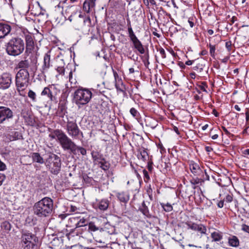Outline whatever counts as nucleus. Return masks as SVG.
<instances>
[{
  "mask_svg": "<svg viewBox=\"0 0 249 249\" xmlns=\"http://www.w3.org/2000/svg\"><path fill=\"white\" fill-rule=\"evenodd\" d=\"M78 19H82V22L81 24L78 25H73V26L77 29L82 27L83 25H87L88 26H89L91 24V20L89 17H85L84 15L81 14L80 12L78 15Z\"/></svg>",
  "mask_w": 249,
  "mask_h": 249,
  "instance_id": "18",
  "label": "nucleus"
},
{
  "mask_svg": "<svg viewBox=\"0 0 249 249\" xmlns=\"http://www.w3.org/2000/svg\"><path fill=\"white\" fill-rule=\"evenodd\" d=\"M31 157L34 162H36L40 164H43L45 162L43 158L38 153H33L31 155Z\"/></svg>",
  "mask_w": 249,
  "mask_h": 249,
  "instance_id": "25",
  "label": "nucleus"
},
{
  "mask_svg": "<svg viewBox=\"0 0 249 249\" xmlns=\"http://www.w3.org/2000/svg\"><path fill=\"white\" fill-rule=\"evenodd\" d=\"M237 20V18L235 16H233L230 19V22H231V24H233L235 21Z\"/></svg>",
  "mask_w": 249,
  "mask_h": 249,
  "instance_id": "61",
  "label": "nucleus"
},
{
  "mask_svg": "<svg viewBox=\"0 0 249 249\" xmlns=\"http://www.w3.org/2000/svg\"><path fill=\"white\" fill-rule=\"evenodd\" d=\"M91 156L94 162L96 164H97L101 160H104V158L98 152H92L91 153Z\"/></svg>",
  "mask_w": 249,
  "mask_h": 249,
  "instance_id": "28",
  "label": "nucleus"
},
{
  "mask_svg": "<svg viewBox=\"0 0 249 249\" xmlns=\"http://www.w3.org/2000/svg\"><path fill=\"white\" fill-rule=\"evenodd\" d=\"M11 30V27L5 23H0V39L4 38Z\"/></svg>",
  "mask_w": 249,
  "mask_h": 249,
  "instance_id": "17",
  "label": "nucleus"
},
{
  "mask_svg": "<svg viewBox=\"0 0 249 249\" xmlns=\"http://www.w3.org/2000/svg\"><path fill=\"white\" fill-rule=\"evenodd\" d=\"M109 204L110 200L107 198L96 199L93 203V207L95 209L99 210L100 211H105L108 209Z\"/></svg>",
  "mask_w": 249,
  "mask_h": 249,
  "instance_id": "12",
  "label": "nucleus"
},
{
  "mask_svg": "<svg viewBox=\"0 0 249 249\" xmlns=\"http://www.w3.org/2000/svg\"><path fill=\"white\" fill-rule=\"evenodd\" d=\"M49 137L51 140H56L65 151H70L74 154H76V151H78L83 156L87 154V150L85 148L77 146L72 140L61 129H52L50 131Z\"/></svg>",
  "mask_w": 249,
  "mask_h": 249,
  "instance_id": "1",
  "label": "nucleus"
},
{
  "mask_svg": "<svg viewBox=\"0 0 249 249\" xmlns=\"http://www.w3.org/2000/svg\"><path fill=\"white\" fill-rule=\"evenodd\" d=\"M26 40V53H31V51L34 49V42L33 37L31 35L25 36Z\"/></svg>",
  "mask_w": 249,
  "mask_h": 249,
  "instance_id": "19",
  "label": "nucleus"
},
{
  "mask_svg": "<svg viewBox=\"0 0 249 249\" xmlns=\"http://www.w3.org/2000/svg\"><path fill=\"white\" fill-rule=\"evenodd\" d=\"M28 96L33 102H36V94L32 90H29L28 93Z\"/></svg>",
  "mask_w": 249,
  "mask_h": 249,
  "instance_id": "37",
  "label": "nucleus"
},
{
  "mask_svg": "<svg viewBox=\"0 0 249 249\" xmlns=\"http://www.w3.org/2000/svg\"><path fill=\"white\" fill-rule=\"evenodd\" d=\"M80 12L76 10L74 6H68L63 14L54 11V17L58 23L68 20L73 25H78L81 23L82 19H78V15Z\"/></svg>",
  "mask_w": 249,
  "mask_h": 249,
  "instance_id": "2",
  "label": "nucleus"
},
{
  "mask_svg": "<svg viewBox=\"0 0 249 249\" xmlns=\"http://www.w3.org/2000/svg\"><path fill=\"white\" fill-rule=\"evenodd\" d=\"M32 57L33 58V63L34 64H36L37 62V57L35 55H32Z\"/></svg>",
  "mask_w": 249,
  "mask_h": 249,
  "instance_id": "62",
  "label": "nucleus"
},
{
  "mask_svg": "<svg viewBox=\"0 0 249 249\" xmlns=\"http://www.w3.org/2000/svg\"><path fill=\"white\" fill-rule=\"evenodd\" d=\"M60 89L56 85H52L44 88L41 93V96H47L51 101H55L56 96L60 93Z\"/></svg>",
  "mask_w": 249,
  "mask_h": 249,
  "instance_id": "10",
  "label": "nucleus"
},
{
  "mask_svg": "<svg viewBox=\"0 0 249 249\" xmlns=\"http://www.w3.org/2000/svg\"><path fill=\"white\" fill-rule=\"evenodd\" d=\"M50 67V54L49 53H47L44 56L43 64L42 66V72H47Z\"/></svg>",
  "mask_w": 249,
  "mask_h": 249,
  "instance_id": "21",
  "label": "nucleus"
},
{
  "mask_svg": "<svg viewBox=\"0 0 249 249\" xmlns=\"http://www.w3.org/2000/svg\"><path fill=\"white\" fill-rule=\"evenodd\" d=\"M210 53L212 57H214L215 47L214 45L210 44Z\"/></svg>",
  "mask_w": 249,
  "mask_h": 249,
  "instance_id": "44",
  "label": "nucleus"
},
{
  "mask_svg": "<svg viewBox=\"0 0 249 249\" xmlns=\"http://www.w3.org/2000/svg\"><path fill=\"white\" fill-rule=\"evenodd\" d=\"M6 52L10 55L17 56L22 53L24 50L23 40L19 37H13L6 45Z\"/></svg>",
  "mask_w": 249,
  "mask_h": 249,
  "instance_id": "5",
  "label": "nucleus"
},
{
  "mask_svg": "<svg viewBox=\"0 0 249 249\" xmlns=\"http://www.w3.org/2000/svg\"><path fill=\"white\" fill-rule=\"evenodd\" d=\"M232 195L228 194L226 196L225 200L227 202H231L232 201Z\"/></svg>",
  "mask_w": 249,
  "mask_h": 249,
  "instance_id": "49",
  "label": "nucleus"
},
{
  "mask_svg": "<svg viewBox=\"0 0 249 249\" xmlns=\"http://www.w3.org/2000/svg\"><path fill=\"white\" fill-rule=\"evenodd\" d=\"M117 196L121 202L126 203L129 199V195L126 192H122L117 194Z\"/></svg>",
  "mask_w": 249,
  "mask_h": 249,
  "instance_id": "22",
  "label": "nucleus"
},
{
  "mask_svg": "<svg viewBox=\"0 0 249 249\" xmlns=\"http://www.w3.org/2000/svg\"><path fill=\"white\" fill-rule=\"evenodd\" d=\"M207 53L208 52L205 50H203L200 52V54L202 55H206Z\"/></svg>",
  "mask_w": 249,
  "mask_h": 249,
  "instance_id": "64",
  "label": "nucleus"
},
{
  "mask_svg": "<svg viewBox=\"0 0 249 249\" xmlns=\"http://www.w3.org/2000/svg\"><path fill=\"white\" fill-rule=\"evenodd\" d=\"M92 7H91L90 3L88 2L85 1L83 4V10L86 12L87 13H89L90 8Z\"/></svg>",
  "mask_w": 249,
  "mask_h": 249,
  "instance_id": "39",
  "label": "nucleus"
},
{
  "mask_svg": "<svg viewBox=\"0 0 249 249\" xmlns=\"http://www.w3.org/2000/svg\"><path fill=\"white\" fill-rule=\"evenodd\" d=\"M226 47L229 52L231 51V41H228L226 43Z\"/></svg>",
  "mask_w": 249,
  "mask_h": 249,
  "instance_id": "52",
  "label": "nucleus"
},
{
  "mask_svg": "<svg viewBox=\"0 0 249 249\" xmlns=\"http://www.w3.org/2000/svg\"><path fill=\"white\" fill-rule=\"evenodd\" d=\"M29 73L27 69H20L16 76V86L17 90L19 92L23 91L28 86L29 82Z\"/></svg>",
  "mask_w": 249,
  "mask_h": 249,
  "instance_id": "6",
  "label": "nucleus"
},
{
  "mask_svg": "<svg viewBox=\"0 0 249 249\" xmlns=\"http://www.w3.org/2000/svg\"><path fill=\"white\" fill-rule=\"evenodd\" d=\"M78 220L77 223L76 228L85 227L86 225V219L81 216H78Z\"/></svg>",
  "mask_w": 249,
  "mask_h": 249,
  "instance_id": "31",
  "label": "nucleus"
},
{
  "mask_svg": "<svg viewBox=\"0 0 249 249\" xmlns=\"http://www.w3.org/2000/svg\"><path fill=\"white\" fill-rule=\"evenodd\" d=\"M245 114L247 124H248L249 123V111H247Z\"/></svg>",
  "mask_w": 249,
  "mask_h": 249,
  "instance_id": "59",
  "label": "nucleus"
},
{
  "mask_svg": "<svg viewBox=\"0 0 249 249\" xmlns=\"http://www.w3.org/2000/svg\"><path fill=\"white\" fill-rule=\"evenodd\" d=\"M21 246L23 249H32L37 240L36 237L28 231L24 232L21 237Z\"/></svg>",
  "mask_w": 249,
  "mask_h": 249,
  "instance_id": "9",
  "label": "nucleus"
},
{
  "mask_svg": "<svg viewBox=\"0 0 249 249\" xmlns=\"http://www.w3.org/2000/svg\"><path fill=\"white\" fill-rule=\"evenodd\" d=\"M113 75L115 79V86L118 92H122L124 95L126 94V88L124 84L121 77L117 72L113 70Z\"/></svg>",
  "mask_w": 249,
  "mask_h": 249,
  "instance_id": "13",
  "label": "nucleus"
},
{
  "mask_svg": "<svg viewBox=\"0 0 249 249\" xmlns=\"http://www.w3.org/2000/svg\"><path fill=\"white\" fill-rule=\"evenodd\" d=\"M78 228L75 227L70 231L68 235L71 236H78Z\"/></svg>",
  "mask_w": 249,
  "mask_h": 249,
  "instance_id": "38",
  "label": "nucleus"
},
{
  "mask_svg": "<svg viewBox=\"0 0 249 249\" xmlns=\"http://www.w3.org/2000/svg\"><path fill=\"white\" fill-rule=\"evenodd\" d=\"M143 175H144V178H146L149 179V177L148 173L147 171L146 170H143Z\"/></svg>",
  "mask_w": 249,
  "mask_h": 249,
  "instance_id": "58",
  "label": "nucleus"
},
{
  "mask_svg": "<svg viewBox=\"0 0 249 249\" xmlns=\"http://www.w3.org/2000/svg\"><path fill=\"white\" fill-rule=\"evenodd\" d=\"M57 71L60 74H64L65 70L63 67H59L57 68Z\"/></svg>",
  "mask_w": 249,
  "mask_h": 249,
  "instance_id": "55",
  "label": "nucleus"
},
{
  "mask_svg": "<svg viewBox=\"0 0 249 249\" xmlns=\"http://www.w3.org/2000/svg\"><path fill=\"white\" fill-rule=\"evenodd\" d=\"M95 1L96 0H89L88 2L90 3L91 7H94L95 6Z\"/></svg>",
  "mask_w": 249,
  "mask_h": 249,
  "instance_id": "60",
  "label": "nucleus"
},
{
  "mask_svg": "<svg viewBox=\"0 0 249 249\" xmlns=\"http://www.w3.org/2000/svg\"><path fill=\"white\" fill-rule=\"evenodd\" d=\"M211 237L214 241H219L222 238V234L217 231H214L212 233Z\"/></svg>",
  "mask_w": 249,
  "mask_h": 249,
  "instance_id": "34",
  "label": "nucleus"
},
{
  "mask_svg": "<svg viewBox=\"0 0 249 249\" xmlns=\"http://www.w3.org/2000/svg\"><path fill=\"white\" fill-rule=\"evenodd\" d=\"M12 83L11 75L8 73H4L0 77V88L7 89L10 87Z\"/></svg>",
  "mask_w": 249,
  "mask_h": 249,
  "instance_id": "16",
  "label": "nucleus"
},
{
  "mask_svg": "<svg viewBox=\"0 0 249 249\" xmlns=\"http://www.w3.org/2000/svg\"><path fill=\"white\" fill-rule=\"evenodd\" d=\"M242 230L249 233V226L243 224L242 225Z\"/></svg>",
  "mask_w": 249,
  "mask_h": 249,
  "instance_id": "50",
  "label": "nucleus"
},
{
  "mask_svg": "<svg viewBox=\"0 0 249 249\" xmlns=\"http://www.w3.org/2000/svg\"><path fill=\"white\" fill-rule=\"evenodd\" d=\"M0 227L3 232L7 233L11 229V225L7 221H4L1 223Z\"/></svg>",
  "mask_w": 249,
  "mask_h": 249,
  "instance_id": "24",
  "label": "nucleus"
},
{
  "mask_svg": "<svg viewBox=\"0 0 249 249\" xmlns=\"http://www.w3.org/2000/svg\"><path fill=\"white\" fill-rule=\"evenodd\" d=\"M142 205L143 206V208L142 209L141 211L143 213V214L147 215L149 213L148 209L147 207L145 206L144 202H143L142 203Z\"/></svg>",
  "mask_w": 249,
  "mask_h": 249,
  "instance_id": "46",
  "label": "nucleus"
},
{
  "mask_svg": "<svg viewBox=\"0 0 249 249\" xmlns=\"http://www.w3.org/2000/svg\"><path fill=\"white\" fill-rule=\"evenodd\" d=\"M148 157V153L145 149L140 151V154L138 155V159L143 161H146Z\"/></svg>",
  "mask_w": 249,
  "mask_h": 249,
  "instance_id": "27",
  "label": "nucleus"
},
{
  "mask_svg": "<svg viewBox=\"0 0 249 249\" xmlns=\"http://www.w3.org/2000/svg\"><path fill=\"white\" fill-rule=\"evenodd\" d=\"M6 165L0 160V171H4L6 169Z\"/></svg>",
  "mask_w": 249,
  "mask_h": 249,
  "instance_id": "54",
  "label": "nucleus"
},
{
  "mask_svg": "<svg viewBox=\"0 0 249 249\" xmlns=\"http://www.w3.org/2000/svg\"><path fill=\"white\" fill-rule=\"evenodd\" d=\"M189 167L191 172L195 176H198L202 172V170L201 169L199 165L194 161H190Z\"/></svg>",
  "mask_w": 249,
  "mask_h": 249,
  "instance_id": "20",
  "label": "nucleus"
},
{
  "mask_svg": "<svg viewBox=\"0 0 249 249\" xmlns=\"http://www.w3.org/2000/svg\"><path fill=\"white\" fill-rule=\"evenodd\" d=\"M186 225L188 229H191L193 231H197L201 234H204L206 232V228L202 224H197L190 221L186 222Z\"/></svg>",
  "mask_w": 249,
  "mask_h": 249,
  "instance_id": "15",
  "label": "nucleus"
},
{
  "mask_svg": "<svg viewBox=\"0 0 249 249\" xmlns=\"http://www.w3.org/2000/svg\"><path fill=\"white\" fill-rule=\"evenodd\" d=\"M45 164L51 173L57 175L61 169V161L60 158L56 155L51 154L46 160Z\"/></svg>",
  "mask_w": 249,
  "mask_h": 249,
  "instance_id": "7",
  "label": "nucleus"
},
{
  "mask_svg": "<svg viewBox=\"0 0 249 249\" xmlns=\"http://www.w3.org/2000/svg\"><path fill=\"white\" fill-rule=\"evenodd\" d=\"M53 206V200L50 197H45L35 203L33 206V212L38 217H46L51 214Z\"/></svg>",
  "mask_w": 249,
  "mask_h": 249,
  "instance_id": "3",
  "label": "nucleus"
},
{
  "mask_svg": "<svg viewBox=\"0 0 249 249\" xmlns=\"http://www.w3.org/2000/svg\"><path fill=\"white\" fill-rule=\"evenodd\" d=\"M228 243L231 247H237L239 245V240L236 236L232 235L228 238Z\"/></svg>",
  "mask_w": 249,
  "mask_h": 249,
  "instance_id": "23",
  "label": "nucleus"
},
{
  "mask_svg": "<svg viewBox=\"0 0 249 249\" xmlns=\"http://www.w3.org/2000/svg\"><path fill=\"white\" fill-rule=\"evenodd\" d=\"M144 57H145L144 59L143 60V61L145 66L147 67L148 65L149 64V62L148 60L149 56L148 53H147L145 54V55L144 56Z\"/></svg>",
  "mask_w": 249,
  "mask_h": 249,
  "instance_id": "45",
  "label": "nucleus"
},
{
  "mask_svg": "<svg viewBox=\"0 0 249 249\" xmlns=\"http://www.w3.org/2000/svg\"><path fill=\"white\" fill-rule=\"evenodd\" d=\"M193 69L199 72H201L203 71V67L202 65L198 64L196 66L194 67Z\"/></svg>",
  "mask_w": 249,
  "mask_h": 249,
  "instance_id": "43",
  "label": "nucleus"
},
{
  "mask_svg": "<svg viewBox=\"0 0 249 249\" xmlns=\"http://www.w3.org/2000/svg\"><path fill=\"white\" fill-rule=\"evenodd\" d=\"M97 164L100 165V167L104 170H107L110 167V164L106 161L104 159V160L100 161Z\"/></svg>",
  "mask_w": 249,
  "mask_h": 249,
  "instance_id": "32",
  "label": "nucleus"
},
{
  "mask_svg": "<svg viewBox=\"0 0 249 249\" xmlns=\"http://www.w3.org/2000/svg\"><path fill=\"white\" fill-rule=\"evenodd\" d=\"M160 205L166 212H170L173 210V207L169 203L166 204L161 203Z\"/></svg>",
  "mask_w": 249,
  "mask_h": 249,
  "instance_id": "35",
  "label": "nucleus"
},
{
  "mask_svg": "<svg viewBox=\"0 0 249 249\" xmlns=\"http://www.w3.org/2000/svg\"><path fill=\"white\" fill-rule=\"evenodd\" d=\"M10 140L11 141H14L16 140H19L22 138L21 134L17 131L12 132L10 135Z\"/></svg>",
  "mask_w": 249,
  "mask_h": 249,
  "instance_id": "33",
  "label": "nucleus"
},
{
  "mask_svg": "<svg viewBox=\"0 0 249 249\" xmlns=\"http://www.w3.org/2000/svg\"><path fill=\"white\" fill-rule=\"evenodd\" d=\"M128 36L131 41L132 42L134 48L141 54L145 53V50L141 42L138 39L135 35L132 27H129L128 29Z\"/></svg>",
  "mask_w": 249,
  "mask_h": 249,
  "instance_id": "11",
  "label": "nucleus"
},
{
  "mask_svg": "<svg viewBox=\"0 0 249 249\" xmlns=\"http://www.w3.org/2000/svg\"><path fill=\"white\" fill-rule=\"evenodd\" d=\"M78 218L77 216L73 215L69 218V222L74 223V226L76 227L77 223L78 222Z\"/></svg>",
  "mask_w": 249,
  "mask_h": 249,
  "instance_id": "40",
  "label": "nucleus"
},
{
  "mask_svg": "<svg viewBox=\"0 0 249 249\" xmlns=\"http://www.w3.org/2000/svg\"><path fill=\"white\" fill-rule=\"evenodd\" d=\"M86 228H85L84 230L83 228H78V236L84 238H87L89 235H90V233L89 231L86 230Z\"/></svg>",
  "mask_w": 249,
  "mask_h": 249,
  "instance_id": "26",
  "label": "nucleus"
},
{
  "mask_svg": "<svg viewBox=\"0 0 249 249\" xmlns=\"http://www.w3.org/2000/svg\"><path fill=\"white\" fill-rule=\"evenodd\" d=\"M5 179V176L0 173V186L2 185L3 181Z\"/></svg>",
  "mask_w": 249,
  "mask_h": 249,
  "instance_id": "53",
  "label": "nucleus"
},
{
  "mask_svg": "<svg viewBox=\"0 0 249 249\" xmlns=\"http://www.w3.org/2000/svg\"><path fill=\"white\" fill-rule=\"evenodd\" d=\"M30 66L28 60H21L17 65V67L21 69H27Z\"/></svg>",
  "mask_w": 249,
  "mask_h": 249,
  "instance_id": "29",
  "label": "nucleus"
},
{
  "mask_svg": "<svg viewBox=\"0 0 249 249\" xmlns=\"http://www.w3.org/2000/svg\"><path fill=\"white\" fill-rule=\"evenodd\" d=\"M69 81L71 83V84H72L73 83H75V79H73L72 78V72L71 71L70 72H69Z\"/></svg>",
  "mask_w": 249,
  "mask_h": 249,
  "instance_id": "51",
  "label": "nucleus"
},
{
  "mask_svg": "<svg viewBox=\"0 0 249 249\" xmlns=\"http://www.w3.org/2000/svg\"><path fill=\"white\" fill-rule=\"evenodd\" d=\"M222 128L226 135H231V133L227 129V128L225 127L222 126Z\"/></svg>",
  "mask_w": 249,
  "mask_h": 249,
  "instance_id": "57",
  "label": "nucleus"
},
{
  "mask_svg": "<svg viewBox=\"0 0 249 249\" xmlns=\"http://www.w3.org/2000/svg\"><path fill=\"white\" fill-rule=\"evenodd\" d=\"M59 3L55 6L54 11L56 13L59 12L63 14V4L65 3L68 0H59Z\"/></svg>",
  "mask_w": 249,
  "mask_h": 249,
  "instance_id": "30",
  "label": "nucleus"
},
{
  "mask_svg": "<svg viewBox=\"0 0 249 249\" xmlns=\"http://www.w3.org/2000/svg\"><path fill=\"white\" fill-rule=\"evenodd\" d=\"M217 206L220 208H221L222 207H223L224 206V200H220L219 201L218 203H217Z\"/></svg>",
  "mask_w": 249,
  "mask_h": 249,
  "instance_id": "56",
  "label": "nucleus"
},
{
  "mask_svg": "<svg viewBox=\"0 0 249 249\" xmlns=\"http://www.w3.org/2000/svg\"><path fill=\"white\" fill-rule=\"evenodd\" d=\"M98 228L92 222H90L89 224V230L91 231H95L98 230Z\"/></svg>",
  "mask_w": 249,
  "mask_h": 249,
  "instance_id": "42",
  "label": "nucleus"
},
{
  "mask_svg": "<svg viewBox=\"0 0 249 249\" xmlns=\"http://www.w3.org/2000/svg\"><path fill=\"white\" fill-rule=\"evenodd\" d=\"M158 51L159 52L162 58H165L166 57V53H165V50H164V49L160 47Z\"/></svg>",
  "mask_w": 249,
  "mask_h": 249,
  "instance_id": "48",
  "label": "nucleus"
},
{
  "mask_svg": "<svg viewBox=\"0 0 249 249\" xmlns=\"http://www.w3.org/2000/svg\"><path fill=\"white\" fill-rule=\"evenodd\" d=\"M66 130L73 139L81 140L84 138L83 132L75 122L68 121L66 124Z\"/></svg>",
  "mask_w": 249,
  "mask_h": 249,
  "instance_id": "8",
  "label": "nucleus"
},
{
  "mask_svg": "<svg viewBox=\"0 0 249 249\" xmlns=\"http://www.w3.org/2000/svg\"><path fill=\"white\" fill-rule=\"evenodd\" d=\"M92 96V93L88 89L81 88L76 89L73 94V102L80 107L89 103Z\"/></svg>",
  "mask_w": 249,
  "mask_h": 249,
  "instance_id": "4",
  "label": "nucleus"
},
{
  "mask_svg": "<svg viewBox=\"0 0 249 249\" xmlns=\"http://www.w3.org/2000/svg\"><path fill=\"white\" fill-rule=\"evenodd\" d=\"M130 113L134 118H137L139 116V112L134 107H132L130 109Z\"/></svg>",
  "mask_w": 249,
  "mask_h": 249,
  "instance_id": "41",
  "label": "nucleus"
},
{
  "mask_svg": "<svg viewBox=\"0 0 249 249\" xmlns=\"http://www.w3.org/2000/svg\"><path fill=\"white\" fill-rule=\"evenodd\" d=\"M13 117V113L9 108L2 106L0 107V124L12 118Z\"/></svg>",
  "mask_w": 249,
  "mask_h": 249,
  "instance_id": "14",
  "label": "nucleus"
},
{
  "mask_svg": "<svg viewBox=\"0 0 249 249\" xmlns=\"http://www.w3.org/2000/svg\"><path fill=\"white\" fill-rule=\"evenodd\" d=\"M199 88L201 90H202L203 91H204L205 92L207 93V91L206 89V88H207V86L205 82H202L201 83V85L199 86Z\"/></svg>",
  "mask_w": 249,
  "mask_h": 249,
  "instance_id": "47",
  "label": "nucleus"
},
{
  "mask_svg": "<svg viewBox=\"0 0 249 249\" xmlns=\"http://www.w3.org/2000/svg\"><path fill=\"white\" fill-rule=\"evenodd\" d=\"M196 73H195V72H191V73H190V77H191L192 79H195V78H196Z\"/></svg>",
  "mask_w": 249,
  "mask_h": 249,
  "instance_id": "63",
  "label": "nucleus"
},
{
  "mask_svg": "<svg viewBox=\"0 0 249 249\" xmlns=\"http://www.w3.org/2000/svg\"><path fill=\"white\" fill-rule=\"evenodd\" d=\"M202 181H203L202 179L198 178H194L190 180L191 183L194 185V186L193 187L194 189H195L196 188V186H195L196 185L201 183V182Z\"/></svg>",
  "mask_w": 249,
  "mask_h": 249,
  "instance_id": "36",
  "label": "nucleus"
}]
</instances>
